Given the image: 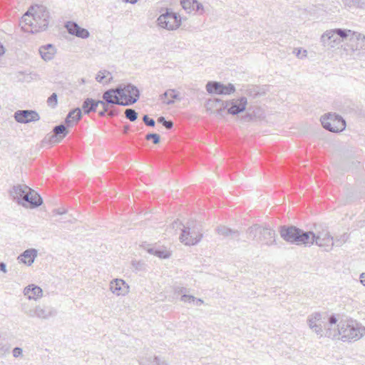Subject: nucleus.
I'll return each instance as SVG.
<instances>
[{"label": "nucleus", "instance_id": "1", "mask_svg": "<svg viewBox=\"0 0 365 365\" xmlns=\"http://www.w3.org/2000/svg\"><path fill=\"white\" fill-rule=\"evenodd\" d=\"M48 16V11L45 6H31L21 17L20 26L25 32L36 33L47 28Z\"/></svg>", "mask_w": 365, "mask_h": 365}, {"label": "nucleus", "instance_id": "2", "mask_svg": "<svg viewBox=\"0 0 365 365\" xmlns=\"http://www.w3.org/2000/svg\"><path fill=\"white\" fill-rule=\"evenodd\" d=\"M9 193L14 201L25 207L35 208L43 203L41 196L25 184L14 185Z\"/></svg>", "mask_w": 365, "mask_h": 365}, {"label": "nucleus", "instance_id": "3", "mask_svg": "<svg viewBox=\"0 0 365 365\" xmlns=\"http://www.w3.org/2000/svg\"><path fill=\"white\" fill-rule=\"evenodd\" d=\"M338 32L342 41L347 39L344 48V51L356 56L365 53V34L350 29L339 31Z\"/></svg>", "mask_w": 365, "mask_h": 365}, {"label": "nucleus", "instance_id": "4", "mask_svg": "<svg viewBox=\"0 0 365 365\" xmlns=\"http://www.w3.org/2000/svg\"><path fill=\"white\" fill-rule=\"evenodd\" d=\"M247 238L268 247L277 245V235L274 230L269 227L254 225L247 231Z\"/></svg>", "mask_w": 365, "mask_h": 365}, {"label": "nucleus", "instance_id": "5", "mask_svg": "<svg viewBox=\"0 0 365 365\" xmlns=\"http://www.w3.org/2000/svg\"><path fill=\"white\" fill-rule=\"evenodd\" d=\"M341 341L344 342H355L365 336V327L353 319L341 321Z\"/></svg>", "mask_w": 365, "mask_h": 365}, {"label": "nucleus", "instance_id": "6", "mask_svg": "<svg viewBox=\"0 0 365 365\" xmlns=\"http://www.w3.org/2000/svg\"><path fill=\"white\" fill-rule=\"evenodd\" d=\"M280 237L286 242L299 246H304L312 240L307 231L294 226H281L279 230Z\"/></svg>", "mask_w": 365, "mask_h": 365}, {"label": "nucleus", "instance_id": "7", "mask_svg": "<svg viewBox=\"0 0 365 365\" xmlns=\"http://www.w3.org/2000/svg\"><path fill=\"white\" fill-rule=\"evenodd\" d=\"M307 234L310 235L312 240L310 242L306 244L305 247H311L314 244L322 247L325 251H330L334 245V242L332 236L327 229H323L321 231L314 232L312 231H307Z\"/></svg>", "mask_w": 365, "mask_h": 365}, {"label": "nucleus", "instance_id": "8", "mask_svg": "<svg viewBox=\"0 0 365 365\" xmlns=\"http://www.w3.org/2000/svg\"><path fill=\"white\" fill-rule=\"evenodd\" d=\"M22 312L29 318H38L42 320H46L56 315V311L51 307L38 304L34 308H28L26 304L21 307Z\"/></svg>", "mask_w": 365, "mask_h": 365}, {"label": "nucleus", "instance_id": "9", "mask_svg": "<svg viewBox=\"0 0 365 365\" xmlns=\"http://www.w3.org/2000/svg\"><path fill=\"white\" fill-rule=\"evenodd\" d=\"M158 25L169 31L176 30L181 25V19L176 13L166 10L157 19Z\"/></svg>", "mask_w": 365, "mask_h": 365}, {"label": "nucleus", "instance_id": "10", "mask_svg": "<svg viewBox=\"0 0 365 365\" xmlns=\"http://www.w3.org/2000/svg\"><path fill=\"white\" fill-rule=\"evenodd\" d=\"M322 126L333 133H338L344 130L346 128L345 120L339 115L329 113L321 118Z\"/></svg>", "mask_w": 365, "mask_h": 365}, {"label": "nucleus", "instance_id": "11", "mask_svg": "<svg viewBox=\"0 0 365 365\" xmlns=\"http://www.w3.org/2000/svg\"><path fill=\"white\" fill-rule=\"evenodd\" d=\"M202 238V233L201 231L195 227L191 229L190 225L184 226L179 237L180 241L185 245L188 246L197 244Z\"/></svg>", "mask_w": 365, "mask_h": 365}, {"label": "nucleus", "instance_id": "12", "mask_svg": "<svg viewBox=\"0 0 365 365\" xmlns=\"http://www.w3.org/2000/svg\"><path fill=\"white\" fill-rule=\"evenodd\" d=\"M309 328L319 338L324 337L323 315L319 312L310 314L307 319Z\"/></svg>", "mask_w": 365, "mask_h": 365}, {"label": "nucleus", "instance_id": "13", "mask_svg": "<svg viewBox=\"0 0 365 365\" xmlns=\"http://www.w3.org/2000/svg\"><path fill=\"white\" fill-rule=\"evenodd\" d=\"M337 319L334 315H331L329 318L327 325L324 329V336L331 339L333 340H341V321L336 324Z\"/></svg>", "mask_w": 365, "mask_h": 365}, {"label": "nucleus", "instance_id": "14", "mask_svg": "<svg viewBox=\"0 0 365 365\" xmlns=\"http://www.w3.org/2000/svg\"><path fill=\"white\" fill-rule=\"evenodd\" d=\"M140 97L138 88L132 84L124 85V92L122 96L120 106H127L134 104Z\"/></svg>", "mask_w": 365, "mask_h": 365}, {"label": "nucleus", "instance_id": "15", "mask_svg": "<svg viewBox=\"0 0 365 365\" xmlns=\"http://www.w3.org/2000/svg\"><path fill=\"white\" fill-rule=\"evenodd\" d=\"M206 90L209 93H215L218 95H230L235 91L233 84L228 83L224 85L219 82H208L206 85Z\"/></svg>", "mask_w": 365, "mask_h": 365}, {"label": "nucleus", "instance_id": "16", "mask_svg": "<svg viewBox=\"0 0 365 365\" xmlns=\"http://www.w3.org/2000/svg\"><path fill=\"white\" fill-rule=\"evenodd\" d=\"M109 290L117 297H125L130 292V286L122 279H113L109 283Z\"/></svg>", "mask_w": 365, "mask_h": 365}, {"label": "nucleus", "instance_id": "17", "mask_svg": "<svg viewBox=\"0 0 365 365\" xmlns=\"http://www.w3.org/2000/svg\"><path fill=\"white\" fill-rule=\"evenodd\" d=\"M347 29H335L326 31L321 36V42L324 46L334 48L340 43L339 31H346Z\"/></svg>", "mask_w": 365, "mask_h": 365}, {"label": "nucleus", "instance_id": "18", "mask_svg": "<svg viewBox=\"0 0 365 365\" xmlns=\"http://www.w3.org/2000/svg\"><path fill=\"white\" fill-rule=\"evenodd\" d=\"M15 120L20 123H29L39 120V114L31 110H19L14 113Z\"/></svg>", "mask_w": 365, "mask_h": 365}, {"label": "nucleus", "instance_id": "19", "mask_svg": "<svg viewBox=\"0 0 365 365\" xmlns=\"http://www.w3.org/2000/svg\"><path fill=\"white\" fill-rule=\"evenodd\" d=\"M228 106V114L235 115L245 110L247 106L246 97H240L227 101Z\"/></svg>", "mask_w": 365, "mask_h": 365}, {"label": "nucleus", "instance_id": "20", "mask_svg": "<svg viewBox=\"0 0 365 365\" xmlns=\"http://www.w3.org/2000/svg\"><path fill=\"white\" fill-rule=\"evenodd\" d=\"M65 27L69 34L76 37L85 39L90 36V33L87 29L81 28L77 23L74 21L66 22Z\"/></svg>", "mask_w": 365, "mask_h": 365}, {"label": "nucleus", "instance_id": "21", "mask_svg": "<svg viewBox=\"0 0 365 365\" xmlns=\"http://www.w3.org/2000/svg\"><path fill=\"white\" fill-rule=\"evenodd\" d=\"M180 4L187 14L192 12L204 13L203 5L197 0H180Z\"/></svg>", "mask_w": 365, "mask_h": 365}, {"label": "nucleus", "instance_id": "22", "mask_svg": "<svg viewBox=\"0 0 365 365\" xmlns=\"http://www.w3.org/2000/svg\"><path fill=\"white\" fill-rule=\"evenodd\" d=\"M23 293L29 300L37 301L43 297L42 289L33 284L26 286L24 289Z\"/></svg>", "mask_w": 365, "mask_h": 365}, {"label": "nucleus", "instance_id": "23", "mask_svg": "<svg viewBox=\"0 0 365 365\" xmlns=\"http://www.w3.org/2000/svg\"><path fill=\"white\" fill-rule=\"evenodd\" d=\"M38 251L34 248H31L26 250L23 253H21L18 257L17 260L19 263H23L27 266H31L34 262L35 259L37 257Z\"/></svg>", "mask_w": 365, "mask_h": 365}, {"label": "nucleus", "instance_id": "24", "mask_svg": "<svg viewBox=\"0 0 365 365\" xmlns=\"http://www.w3.org/2000/svg\"><path fill=\"white\" fill-rule=\"evenodd\" d=\"M216 233L224 238L237 239L240 236L238 230H232L225 225H219L216 228Z\"/></svg>", "mask_w": 365, "mask_h": 365}, {"label": "nucleus", "instance_id": "25", "mask_svg": "<svg viewBox=\"0 0 365 365\" xmlns=\"http://www.w3.org/2000/svg\"><path fill=\"white\" fill-rule=\"evenodd\" d=\"M139 361L140 365H169L165 360L152 354L145 355Z\"/></svg>", "mask_w": 365, "mask_h": 365}, {"label": "nucleus", "instance_id": "26", "mask_svg": "<svg viewBox=\"0 0 365 365\" xmlns=\"http://www.w3.org/2000/svg\"><path fill=\"white\" fill-rule=\"evenodd\" d=\"M160 99L166 105L174 103L175 100L180 101L179 92L175 89H168L164 93L160 96Z\"/></svg>", "mask_w": 365, "mask_h": 365}, {"label": "nucleus", "instance_id": "27", "mask_svg": "<svg viewBox=\"0 0 365 365\" xmlns=\"http://www.w3.org/2000/svg\"><path fill=\"white\" fill-rule=\"evenodd\" d=\"M56 52V51L55 47L51 44H47L44 46H41L39 48L41 56L46 61L53 59Z\"/></svg>", "mask_w": 365, "mask_h": 365}, {"label": "nucleus", "instance_id": "28", "mask_svg": "<svg viewBox=\"0 0 365 365\" xmlns=\"http://www.w3.org/2000/svg\"><path fill=\"white\" fill-rule=\"evenodd\" d=\"M106 104H109L110 106L116 104L120 105L122 103V101L119 98V97L114 93V91L110 90L106 91L103 94V100Z\"/></svg>", "mask_w": 365, "mask_h": 365}, {"label": "nucleus", "instance_id": "29", "mask_svg": "<svg viewBox=\"0 0 365 365\" xmlns=\"http://www.w3.org/2000/svg\"><path fill=\"white\" fill-rule=\"evenodd\" d=\"M81 118V110L78 108L70 111L66 118V123L68 127L76 124Z\"/></svg>", "mask_w": 365, "mask_h": 365}, {"label": "nucleus", "instance_id": "30", "mask_svg": "<svg viewBox=\"0 0 365 365\" xmlns=\"http://www.w3.org/2000/svg\"><path fill=\"white\" fill-rule=\"evenodd\" d=\"M53 135H52V138L55 139L54 142L59 143L68 133L66 129V127L61 124L59 125H56L53 129Z\"/></svg>", "mask_w": 365, "mask_h": 365}, {"label": "nucleus", "instance_id": "31", "mask_svg": "<svg viewBox=\"0 0 365 365\" xmlns=\"http://www.w3.org/2000/svg\"><path fill=\"white\" fill-rule=\"evenodd\" d=\"M99 101H95L93 98H86L82 105V109L86 114H88L92 111H96L99 106Z\"/></svg>", "mask_w": 365, "mask_h": 365}, {"label": "nucleus", "instance_id": "32", "mask_svg": "<svg viewBox=\"0 0 365 365\" xmlns=\"http://www.w3.org/2000/svg\"><path fill=\"white\" fill-rule=\"evenodd\" d=\"M223 105V101L219 98L209 99L205 105L207 111L216 114L219 105Z\"/></svg>", "mask_w": 365, "mask_h": 365}, {"label": "nucleus", "instance_id": "33", "mask_svg": "<svg viewBox=\"0 0 365 365\" xmlns=\"http://www.w3.org/2000/svg\"><path fill=\"white\" fill-rule=\"evenodd\" d=\"M96 80L101 83L107 84L113 80V76L110 71L103 70L98 72Z\"/></svg>", "mask_w": 365, "mask_h": 365}, {"label": "nucleus", "instance_id": "34", "mask_svg": "<svg viewBox=\"0 0 365 365\" xmlns=\"http://www.w3.org/2000/svg\"><path fill=\"white\" fill-rule=\"evenodd\" d=\"M346 7L365 9V0H343Z\"/></svg>", "mask_w": 365, "mask_h": 365}, {"label": "nucleus", "instance_id": "35", "mask_svg": "<svg viewBox=\"0 0 365 365\" xmlns=\"http://www.w3.org/2000/svg\"><path fill=\"white\" fill-rule=\"evenodd\" d=\"M262 118L263 117V111L261 110V108H257V111L253 110L252 113H249L245 116V120H252L254 118Z\"/></svg>", "mask_w": 365, "mask_h": 365}, {"label": "nucleus", "instance_id": "36", "mask_svg": "<svg viewBox=\"0 0 365 365\" xmlns=\"http://www.w3.org/2000/svg\"><path fill=\"white\" fill-rule=\"evenodd\" d=\"M125 116L127 119L130 120L131 122H133L137 120L138 118V113L132 108H127L125 110Z\"/></svg>", "mask_w": 365, "mask_h": 365}, {"label": "nucleus", "instance_id": "37", "mask_svg": "<svg viewBox=\"0 0 365 365\" xmlns=\"http://www.w3.org/2000/svg\"><path fill=\"white\" fill-rule=\"evenodd\" d=\"M149 252L163 259L168 258L170 255V252L167 250H154L153 249H150Z\"/></svg>", "mask_w": 365, "mask_h": 365}, {"label": "nucleus", "instance_id": "38", "mask_svg": "<svg viewBox=\"0 0 365 365\" xmlns=\"http://www.w3.org/2000/svg\"><path fill=\"white\" fill-rule=\"evenodd\" d=\"M293 53L299 59L305 58L307 56V51L302 48H294Z\"/></svg>", "mask_w": 365, "mask_h": 365}, {"label": "nucleus", "instance_id": "39", "mask_svg": "<svg viewBox=\"0 0 365 365\" xmlns=\"http://www.w3.org/2000/svg\"><path fill=\"white\" fill-rule=\"evenodd\" d=\"M57 103H58V97H57L56 93H53L47 99V104L51 108H55L57 106Z\"/></svg>", "mask_w": 365, "mask_h": 365}, {"label": "nucleus", "instance_id": "40", "mask_svg": "<svg viewBox=\"0 0 365 365\" xmlns=\"http://www.w3.org/2000/svg\"><path fill=\"white\" fill-rule=\"evenodd\" d=\"M99 106H102V110L98 112V114L100 116H103L105 115L106 113H108L112 106L106 104L104 101H99Z\"/></svg>", "mask_w": 365, "mask_h": 365}, {"label": "nucleus", "instance_id": "41", "mask_svg": "<svg viewBox=\"0 0 365 365\" xmlns=\"http://www.w3.org/2000/svg\"><path fill=\"white\" fill-rule=\"evenodd\" d=\"M158 122L162 123L167 129H171L173 126V123L171 120H166L163 116L158 118Z\"/></svg>", "mask_w": 365, "mask_h": 365}, {"label": "nucleus", "instance_id": "42", "mask_svg": "<svg viewBox=\"0 0 365 365\" xmlns=\"http://www.w3.org/2000/svg\"><path fill=\"white\" fill-rule=\"evenodd\" d=\"M195 299H196V297H195L192 295L187 294H184L180 297V301L184 303L190 304L192 302H195Z\"/></svg>", "mask_w": 365, "mask_h": 365}, {"label": "nucleus", "instance_id": "43", "mask_svg": "<svg viewBox=\"0 0 365 365\" xmlns=\"http://www.w3.org/2000/svg\"><path fill=\"white\" fill-rule=\"evenodd\" d=\"M227 110L228 112V106L227 102L223 101V105L221 106V104L219 105L217 110L216 112V115L222 117L223 116V111Z\"/></svg>", "mask_w": 365, "mask_h": 365}, {"label": "nucleus", "instance_id": "44", "mask_svg": "<svg viewBox=\"0 0 365 365\" xmlns=\"http://www.w3.org/2000/svg\"><path fill=\"white\" fill-rule=\"evenodd\" d=\"M145 139L148 140H153L154 144H158L160 142V136L156 133H149L146 135Z\"/></svg>", "mask_w": 365, "mask_h": 365}, {"label": "nucleus", "instance_id": "45", "mask_svg": "<svg viewBox=\"0 0 365 365\" xmlns=\"http://www.w3.org/2000/svg\"><path fill=\"white\" fill-rule=\"evenodd\" d=\"M111 91H114V93L117 95L120 101H122V96L123 93L124 92V85H120L116 88L110 89Z\"/></svg>", "mask_w": 365, "mask_h": 365}, {"label": "nucleus", "instance_id": "46", "mask_svg": "<svg viewBox=\"0 0 365 365\" xmlns=\"http://www.w3.org/2000/svg\"><path fill=\"white\" fill-rule=\"evenodd\" d=\"M143 120L145 124L148 126L154 127L155 125V122L153 119L150 118L147 115H145L143 118Z\"/></svg>", "mask_w": 365, "mask_h": 365}, {"label": "nucleus", "instance_id": "47", "mask_svg": "<svg viewBox=\"0 0 365 365\" xmlns=\"http://www.w3.org/2000/svg\"><path fill=\"white\" fill-rule=\"evenodd\" d=\"M175 293L177 294H181V296L184 294H187V288L182 286H177L174 289Z\"/></svg>", "mask_w": 365, "mask_h": 365}, {"label": "nucleus", "instance_id": "48", "mask_svg": "<svg viewBox=\"0 0 365 365\" xmlns=\"http://www.w3.org/2000/svg\"><path fill=\"white\" fill-rule=\"evenodd\" d=\"M12 354L15 358L21 357L23 356V350L20 347H15L12 351Z\"/></svg>", "mask_w": 365, "mask_h": 365}, {"label": "nucleus", "instance_id": "49", "mask_svg": "<svg viewBox=\"0 0 365 365\" xmlns=\"http://www.w3.org/2000/svg\"><path fill=\"white\" fill-rule=\"evenodd\" d=\"M53 213L56 214V215H64V214H66L67 213V210L65 209V208H58V209H55L53 211Z\"/></svg>", "mask_w": 365, "mask_h": 365}, {"label": "nucleus", "instance_id": "50", "mask_svg": "<svg viewBox=\"0 0 365 365\" xmlns=\"http://www.w3.org/2000/svg\"><path fill=\"white\" fill-rule=\"evenodd\" d=\"M181 226V222H179L178 220H175V222H173V223L170 226V229L171 230H176L178 228H180Z\"/></svg>", "mask_w": 365, "mask_h": 365}, {"label": "nucleus", "instance_id": "51", "mask_svg": "<svg viewBox=\"0 0 365 365\" xmlns=\"http://www.w3.org/2000/svg\"><path fill=\"white\" fill-rule=\"evenodd\" d=\"M0 270L4 273L7 272L6 265L4 262H0Z\"/></svg>", "mask_w": 365, "mask_h": 365}, {"label": "nucleus", "instance_id": "52", "mask_svg": "<svg viewBox=\"0 0 365 365\" xmlns=\"http://www.w3.org/2000/svg\"><path fill=\"white\" fill-rule=\"evenodd\" d=\"M360 282L365 287V272L360 274Z\"/></svg>", "mask_w": 365, "mask_h": 365}, {"label": "nucleus", "instance_id": "53", "mask_svg": "<svg viewBox=\"0 0 365 365\" xmlns=\"http://www.w3.org/2000/svg\"><path fill=\"white\" fill-rule=\"evenodd\" d=\"M117 114H118V113H117V112H116V110H110V109H109V110L108 111V115L109 116H110V117H113V116H114V115H117Z\"/></svg>", "mask_w": 365, "mask_h": 365}, {"label": "nucleus", "instance_id": "54", "mask_svg": "<svg viewBox=\"0 0 365 365\" xmlns=\"http://www.w3.org/2000/svg\"><path fill=\"white\" fill-rule=\"evenodd\" d=\"M122 2L123 3H125V4H134L137 2L138 0H121Z\"/></svg>", "mask_w": 365, "mask_h": 365}, {"label": "nucleus", "instance_id": "55", "mask_svg": "<svg viewBox=\"0 0 365 365\" xmlns=\"http://www.w3.org/2000/svg\"><path fill=\"white\" fill-rule=\"evenodd\" d=\"M5 53V48H4L3 45L0 42V56H2Z\"/></svg>", "mask_w": 365, "mask_h": 365}, {"label": "nucleus", "instance_id": "56", "mask_svg": "<svg viewBox=\"0 0 365 365\" xmlns=\"http://www.w3.org/2000/svg\"><path fill=\"white\" fill-rule=\"evenodd\" d=\"M195 302H196L197 305H200L204 303V301L202 299H195Z\"/></svg>", "mask_w": 365, "mask_h": 365}, {"label": "nucleus", "instance_id": "57", "mask_svg": "<svg viewBox=\"0 0 365 365\" xmlns=\"http://www.w3.org/2000/svg\"><path fill=\"white\" fill-rule=\"evenodd\" d=\"M344 242L342 241H340V240H336V246H341L342 244H343Z\"/></svg>", "mask_w": 365, "mask_h": 365}, {"label": "nucleus", "instance_id": "58", "mask_svg": "<svg viewBox=\"0 0 365 365\" xmlns=\"http://www.w3.org/2000/svg\"><path fill=\"white\" fill-rule=\"evenodd\" d=\"M129 129V127L128 125L124 126L123 132L126 133Z\"/></svg>", "mask_w": 365, "mask_h": 365}, {"label": "nucleus", "instance_id": "59", "mask_svg": "<svg viewBox=\"0 0 365 365\" xmlns=\"http://www.w3.org/2000/svg\"><path fill=\"white\" fill-rule=\"evenodd\" d=\"M251 89H255V88L253 87L252 88H249L248 90H247V92L248 94H251V91H250Z\"/></svg>", "mask_w": 365, "mask_h": 365}]
</instances>
